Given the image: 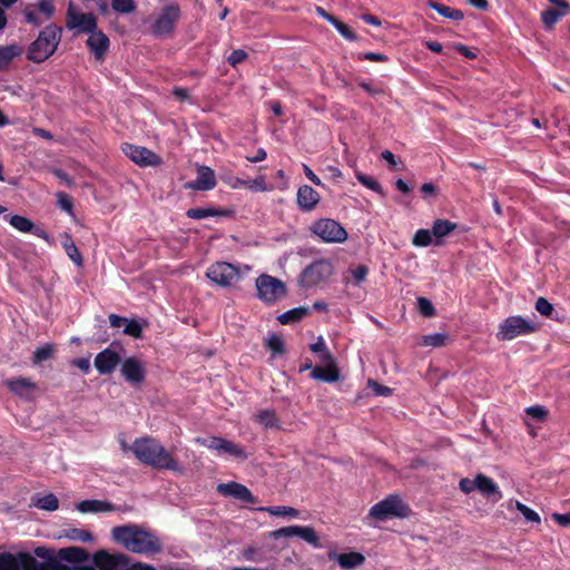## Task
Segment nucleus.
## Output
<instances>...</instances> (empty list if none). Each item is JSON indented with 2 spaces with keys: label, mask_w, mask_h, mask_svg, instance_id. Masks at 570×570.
Wrapping results in <instances>:
<instances>
[{
  "label": "nucleus",
  "mask_w": 570,
  "mask_h": 570,
  "mask_svg": "<svg viewBox=\"0 0 570 570\" xmlns=\"http://www.w3.org/2000/svg\"><path fill=\"white\" fill-rule=\"evenodd\" d=\"M130 451L139 462L153 469L183 473V468L173 453L155 438H137L130 445Z\"/></svg>",
  "instance_id": "f257e3e1"
},
{
  "label": "nucleus",
  "mask_w": 570,
  "mask_h": 570,
  "mask_svg": "<svg viewBox=\"0 0 570 570\" xmlns=\"http://www.w3.org/2000/svg\"><path fill=\"white\" fill-rule=\"evenodd\" d=\"M111 538L134 553H158L161 551L158 537L138 524L114 527Z\"/></svg>",
  "instance_id": "f03ea898"
},
{
  "label": "nucleus",
  "mask_w": 570,
  "mask_h": 570,
  "mask_svg": "<svg viewBox=\"0 0 570 570\" xmlns=\"http://www.w3.org/2000/svg\"><path fill=\"white\" fill-rule=\"evenodd\" d=\"M60 40V29L49 26L39 32L38 38L29 46L27 57L40 63L48 59L57 49Z\"/></svg>",
  "instance_id": "7ed1b4c3"
},
{
  "label": "nucleus",
  "mask_w": 570,
  "mask_h": 570,
  "mask_svg": "<svg viewBox=\"0 0 570 570\" xmlns=\"http://www.w3.org/2000/svg\"><path fill=\"white\" fill-rule=\"evenodd\" d=\"M409 505L397 494H390L385 499L375 503L368 512V517L377 521H386L389 519H403L410 514Z\"/></svg>",
  "instance_id": "20e7f679"
},
{
  "label": "nucleus",
  "mask_w": 570,
  "mask_h": 570,
  "mask_svg": "<svg viewBox=\"0 0 570 570\" xmlns=\"http://www.w3.org/2000/svg\"><path fill=\"white\" fill-rule=\"evenodd\" d=\"M257 298L266 305H273L287 295L285 283L272 275L261 274L255 281Z\"/></svg>",
  "instance_id": "39448f33"
},
{
  "label": "nucleus",
  "mask_w": 570,
  "mask_h": 570,
  "mask_svg": "<svg viewBox=\"0 0 570 570\" xmlns=\"http://www.w3.org/2000/svg\"><path fill=\"white\" fill-rule=\"evenodd\" d=\"M537 330L535 323L520 315H513L504 318L495 334L499 341H511L518 336L529 335Z\"/></svg>",
  "instance_id": "423d86ee"
},
{
  "label": "nucleus",
  "mask_w": 570,
  "mask_h": 570,
  "mask_svg": "<svg viewBox=\"0 0 570 570\" xmlns=\"http://www.w3.org/2000/svg\"><path fill=\"white\" fill-rule=\"evenodd\" d=\"M206 277L223 288H229L242 278L239 268L227 262H216L208 266Z\"/></svg>",
  "instance_id": "0eeeda50"
},
{
  "label": "nucleus",
  "mask_w": 570,
  "mask_h": 570,
  "mask_svg": "<svg viewBox=\"0 0 570 570\" xmlns=\"http://www.w3.org/2000/svg\"><path fill=\"white\" fill-rule=\"evenodd\" d=\"M311 230L325 243H343L347 239L345 228L331 218H321L314 222Z\"/></svg>",
  "instance_id": "6e6552de"
},
{
  "label": "nucleus",
  "mask_w": 570,
  "mask_h": 570,
  "mask_svg": "<svg viewBox=\"0 0 570 570\" xmlns=\"http://www.w3.org/2000/svg\"><path fill=\"white\" fill-rule=\"evenodd\" d=\"M332 264L326 259H318L307 265L299 275V285L313 287L331 276Z\"/></svg>",
  "instance_id": "1a4fd4ad"
},
{
  "label": "nucleus",
  "mask_w": 570,
  "mask_h": 570,
  "mask_svg": "<svg viewBox=\"0 0 570 570\" xmlns=\"http://www.w3.org/2000/svg\"><path fill=\"white\" fill-rule=\"evenodd\" d=\"M180 18L178 6L169 4L163 8L159 16L151 24L153 33L157 37H166L173 33L177 21Z\"/></svg>",
  "instance_id": "9d476101"
},
{
  "label": "nucleus",
  "mask_w": 570,
  "mask_h": 570,
  "mask_svg": "<svg viewBox=\"0 0 570 570\" xmlns=\"http://www.w3.org/2000/svg\"><path fill=\"white\" fill-rule=\"evenodd\" d=\"M120 350H122V346L117 342H112L107 348L96 355L94 364L99 374L108 375L116 370L121 361L118 352Z\"/></svg>",
  "instance_id": "9b49d317"
},
{
  "label": "nucleus",
  "mask_w": 570,
  "mask_h": 570,
  "mask_svg": "<svg viewBox=\"0 0 570 570\" xmlns=\"http://www.w3.org/2000/svg\"><path fill=\"white\" fill-rule=\"evenodd\" d=\"M67 28L78 33H91L97 29V18L94 13H81L72 10L70 4L67 12Z\"/></svg>",
  "instance_id": "f8f14e48"
},
{
  "label": "nucleus",
  "mask_w": 570,
  "mask_h": 570,
  "mask_svg": "<svg viewBox=\"0 0 570 570\" xmlns=\"http://www.w3.org/2000/svg\"><path fill=\"white\" fill-rule=\"evenodd\" d=\"M92 562L100 570H129L128 558L124 553L110 554L100 550L94 554Z\"/></svg>",
  "instance_id": "ddd939ff"
},
{
  "label": "nucleus",
  "mask_w": 570,
  "mask_h": 570,
  "mask_svg": "<svg viewBox=\"0 0 570 570\" xmlns=\"http://www.w3.org/2000/svg\"><path fill=\"white\" fill-rule=\"evenodd\" d=\"M124 379L134 385L141 384L146 379V365L136 356L127 357L120 367Z\"/></svg>",
  "instance_id": "4468645a"
},
{
  "label": "nucleus",
  "mask_w": 570,
  "mask_h": 570,
  "mask_svg": "<svg viewBox=\"0 0 570 570\" xmlns=\"http://www.w3.org/2000/svg\"><path fill=\"white\" fill-rule=\"evenodd\" d=\"M121 149L129 159L140 166H155L160 163V158L146 147L125 142Z\"/></svg>",
  "instance_id": "2eb2a0df"
},
{
  "label": "nucleus",
  "mask_w": 570,
  "mask_h": 570,
  "mask_svg": "<svg viewBox=\"0 0 570 570\" xmlns=\"http://www.w3.org/2000/svg\"><path fill=\"white\" fill-rule=\"evenodd\" d=\"M217 491L220 495L226 498H234L243 503H256L258 499L252 491L244 484L229 481L227 483H219Z\"/></svg>",
  "instance_id": "dca6fc26"
},
{
  "label": "nucleus",
  "mask_w": 570,
  "mask_h": 570,
  "mask_svg": "<svg viewBox=\"0 0 570 570\" xmlns=\"http://www.w3.org/2000/svg\"><path fill=\"white\" fill-rule=\"evenodd\" d=\"M204 444L209 450L216 451L218 454H226V455L238 458V459L247 458L244 449L239 444L234 443L224 438L212 436V438L205 440Z\"/></svg>",
  "instance_id": "f3484780"
},
{
  "label": "nucleus",
  "mask_w": 570,
  "mask_h": 570,
  "mask_svg": "<svg viewBox=\"0 0 570 570\" xmlns=\"http://www.w3.org/2000/svg\"><path fill=\"white\" fill-rule=\"evenodd\" d=\"M6 386L17 396L31 401L33 393L37 390V384L30 379L18 376L9 379L4 382Z\"/></svg>",
  "instance_id": "a211bd4d"
},
{
  "label": "nucleus",
  "mask_w": 570,
  "mask_h": 570,
  "mask_svg": "<svg viewBox=\"0 0 570 570\" xmlns=\"http://www.w3.org/2000/svg\"><path fill=\"white\" fill-rule=\"evenodd\" d=\"M90 52L95 56L96 60H102L109 49L110 41L106 33L98 28L89 33L86 41Z\"/></svg>",
  "instance_id": "6ab92c4d"
},
{
  "label": "nucleus",
  "mask_w": 570,
  "mask_h": 570,
  "mask_svg": "<svg viewBox=\"0 0 570 570\" xmlns=\"http://www.w3.org/2000/svg\"><path fill=\"white\" fill-rule=\"evenodd\" d=\"M214 170L208 166L197 168V178L188 183V187L194 190H212L216 187Z\"/></svg>",
  "instance_id": "aec40b11"
},
{
  "label": "nucleus",
  "mask_w": 570,
  "mask_h": 570,
  "mask_svg": "<svg viewBox=\"0 0 570 570\" xmlns=\"http://www.w3.org/2000/svg\"><path fill=\"white\" fill-rule=\"evenodd\" d=\"M297 206L303 212H312L321 200V195L311 186L303 185L297 190Z\"/></svg>",
  "instance_id": "412c9836"
},
{
  "label": "nucleus",
  "mask_w": 570,
  "mask_h": 570,
  "mask_svg": "<svg viewBox=\"0 0 570 570\" xmlns=\"http://www.w3.org/2000/svg\"><path fill=\"white\" fill-rule=\"evenodd\" d=\"M476 487L478 490L488 499H491L493 502H498L502 499V492L499 489L498 484L489 476L484 474L476 475Z\"/></svg>",
  "instance_id": "4be33fe9"
},
{
  "label": "nucleus",
  "mask_w": 570,
  "mask_h": 570,
  "mask_svg": "<svg viewBox=\"0 0 570 570\" xmlns=\"http://www.w3.org/2000/svg\"><path fill=\"white\" fill-rule=\"evenodd\" d=\"M77 510L81 513H100L116 511L117 508L109 501L83 500L77 504Z\"/></svg>",
  "instance_id": "5701e85b"
},
{
  "label": "nucleus",
  "mask_w": 570,
  "mask_h": 570,
  "mask_svg": "<svg viewBox=\"0 0 570 570\" xmlns=\"http://www.w3.org/2000/svg\"><path fill=\"white\" fill-rule=\"evenodd\" d=\"M230 210L223 208H203V207H194L189 208L186 212V216L191 219H204L208 217H227L230 215Z\"/></svg>",
  "instance_id": "b1692460"
},
{
  "label": "nucleus",
  "mask_w": 570,
  "mask_h": 570,
  "mask_svg": "<svg viewBox=\"0 0 570 570\" xmlns=\"http://www.w3.org/2000/svg\"><path fill=\"white\" fill-rule=\"evenodd\" d=\"M311 377L316 381L333 383L340 379V372L334 364L327 367L315 366L312 368Z\"/></svg>",
  "instance_id": "393cba45"
},
{
  "label": "nucleus",
  "mask_w": 570,
  "mask_h": 570,
  "mask_svg": "<svg viewBox=\"0 0 570 570\" xmlns=\"http://www.w3.org/2000/svg\"><path fill=\"white\" fill-rule=\"evenodd\" d=\"M36 557L45 560V563L49 570H62L65 564L57 559L55 552L46 547H38L33 550Z\"/></svg>",
  "instance_id": "a878e982"
},
{
  "label": "nucleus",
  "mask_w": 570,
  "mask_h": 570,
  "mask_svg": "<svg viewBox=\"0 0 570 570\" xmlns=\"http://www.w3.org/2000/svg\"><path fill=\"white\" fill-rule=\"evenodd\" d=\"M336 561L342 569L351 570L364 563L365 557L360 552L341 553Z\"/></svg>",
  "instance_id": "bb28decb"
},
{
  "label": "nucleus",
  "mask_w": 570,
  "mask_h": 570,
  "mask_svg": "<svg viewBox=\"0 0 570 570\" xmlns=\"http://www.w3.org/2000/svg\"><path fill=\"white\" fill-rule=\"evenodd\" d=\"M309 313V308L305 306L294 307L292 309H288L281 315H278L277 321L283 324H293L297 323L301 320H303L305 316H307Z\"/></svg>",
  "instance_id": "cd10ccee"
},
{
  "label": "nucleus",
  "mask_w": 570,
  "mask_h": 570,
  "mask_svg": "<svg viewBox=\"0 0 570 570\" xmlns=\"http://www.w3.org/2000/svg\"><path fill=\"white\" fill-rule=\"evenodd\" d=\"M458 225L448 219H436L432 225V233L435 237V245L441 244V238L448 236L451 232H453Z\"/></svg>",
  "instance_id": "c85d7f7f"
},
{
  "label": "nucleus",
  "mask_w": 570,
  "mask_h": 570,
  "mask_svg": "<svg viewBox=\"0 0 570 570\" xmlns=\"http://www.w3.org/2000/svg\"><path fill=\"white\" fill-rule=\"evenodd\" d=\"M428 6L431 9L435 10L442 17L451 19L453 21H461L464 18V13L461 10L453 9L436 1H429Z\"/></svg>",
  "instance_id": "c756f323"
},
{
  "label": "nucleus",
  "mask_w": 570,
  "mask_h": 570,
  "mask_svg": "<svg viewBox=\"0 0 570 570\" xmlns=\"http://www.w3.org/2000/svg\"><path fill=\"white\" fill-rule=\"evenodd\" d=\"M62 246L65 248V252L67 256L77 265H82V256L76 246V244L72 240V237L68 233L62 234Z\"/></svg>",
  "instance_id": "7c9ffc66"
},
{
  "label": "nucleus",
  "mask_w": 570,
  "mask_h": 570,
  "mask_svg": "<svg viewBox=\"0 0 570 570\" xmlns=\"http://www.w3.org/2000/svg\"><path fill=\"white\" fill-rule=\"evenodd\" d=\"M32 505L45 511H56L59 508V500L53 493L43 497L32 498Z\"/></svg>",
  "instance_id": "2f4dec72"
},
{
  "label": "nucleus",
  "mask_w": 570,
  "mask_h": 570,
  "mask_svg": "<svg viewBox=\"0 0 570 570\" xmlns=\"http://www.w3.org/2000/svg\"><path fill=\"white\" fill-rule=\"evenodd\" d=\"M295 537L301 538L302 540L309 543L314 548L322 547V544L320 542V538H318L316 531L314 530V528H312V527L297 525V531H296Z\"/></svg>",
  "instance_id": "473e14b6"
},
{
  "label": "nucleus",
  "mask_w": 570,
  "mask_h": 570,
  "mask_svg": "<svg viewBox=\"0 0 570 570\" xmlns=\"http://www.w3.org/2000/svg\"><path fill=\"white\" fill-rule=\"evenodd\" d=\"M258 423L265 429H278L279 421L274 410H262L257 414Z\"/></svg>",
  "instance_id": "72a5a7b5"
},
{
  "label": "nucleus",
  "mask_w": 570,
  "mask_h": 570,
  "mask_svg": "<svg viewBox=\"0 0 570 570\" xmlns=\"http://www.w3.org/2000/svg\"><path fill=\"white\" fill-rule=\"evenodd\" d=\"M62 559L72 562H81L88 559V552L79 547H70L59 551Z\"/></svg>",
  "instance_id": "f704fd0d"
},
{
  "label": "nucleus",
  "mask_w": 570,
  "mask_h": 570,
  "mask_svg": "<svg viewBox=\"0 0 570 570\" xmlns=\"http://www.w3.org/2000/svg\"><path fill=\"white\" fill-rule=\"evenodd\" d=\"M53 353H55V344L52 343H46L45 345L38 347L33 353H32V363L38 365V364H41L42 362L51 358L53 356Z\"/></svg>",
  "instance_id": "c9c22d12"
},
{
  "label": "nucleus",
  "mask_w": 570,
  "mask_h": 570,
  "mask_svg": "<svg viewBox=\"0 0 570 570\" xmlns=\"http://www.w3.org/2000/svg\"><path fill=\"white\" fill-rule=\"evenodd\" d=\"M566 14V11H559L553 8H549L541 12V21L547 30H551L559 19Z\"/></svg>",
  "instance_id": "e433bc0d"
},
{
  "label": "nucleus",
  "mask_w": 570,
  "mask_h": 570,
  "mask_svg": "<svg viewBox=\"0 0 570 570\" xmlns=\"http://www.w3.org/2000/svg\"><path fill=\"white\" fill-rule=\"evenodd\" d=\"M259 511H266L272 515L277 517H292L297 518L299 512L295 508L286 507V505H276V507H266V508H258Z\"/></svg>",
  "instance_id": "4c0bfd02"
},
{
  "label": "nucleus",
  "mask_w": 570,
  "mask_h": 570,
  "mask_svg": "<svg viewBox=\"0 0 570 570\" xmlns=\"http://www.w3.org/2000/svg\"><path fill=\"white\" fill-rule=\"evenodd\" d=\"M356 179L366 188L380 194L382 197L385 196L381 184L371 176H367L361 171H356Z\"/></svg>",
  "instance_id": "58836bf2"
},
{
  "label": "nucleus",
  "mask_w": 570,
  "mask_h": 570,
  "mask_svg": "<svg viewBox=\"0 0 570 570\" xmlns=\"http://www.w3.org/2000/svg\"><path fill=\"white\" fill-rule=\"evenodd\" d=\"M448 335L445 333H432L422 336L421 345L441 347L445 345Z\"/></svg>",
  "instance_id": "ea45409f"
},
{
  "label": "nucleus",
  "mask_w": 570,
  "mask_h": 570,
  "mask_svg": "<svg viewBox=\"0 0 570 570\" xmlns=\"http://www.w3.org/2000/svg\"><path fill=\"white\" fill-rule=\"evenodd\" d=\"M65 537L72 540V541H79V542H92L94 535L85 530V529H78L72 528L65 531Z\"/></svg>",
  "instance_id": "a19ab883"
},
{
  "label": "nucleus",
  "mask_w": 570,
  "mask_h": 570,
  "mask_svg": "<svg viewBox=\"0 0 570 570\" xmlns=\"http://www.w3.org/2000/svg\"><path fill=\"white\" fill-rule=\"evenodd\" d=\"M9 223L13 228L22 233H29L33 228V222L20 215L10 216Z\"/></svg>",
  "instance_id": "79ce46f5"
},
{
  "label": "nucleus",
  "mask_w": 570,
  "mask_h": 570,
  "mask_svg": "<svg viewBox=\"0 0 570 570\" xmlns=\"http://www.w3.org/2000/svg\"><path fill=\"white\" fill-rule=\"evenodd\" d=\"M432 229H417L414 234L412 244L416 247H428L432 244Z\"/></svg>",
  "instance_id": "37998d69"
},
{
  "label": "nucleus",
  "mask_w": 570,
  "mask_h": 570,
  "mask_svg": "<svg viewBox=\"0 0 570 570\" xmlns=\"http://www.w3.org/2000/svg\"><path fill=\"white\" fill-rule=\"evenodd\" d=\"M19 53L20 49L17 46L0 47V68L6 67Z\"/></svg>",
  "instance_id": "c03bdc74"
},
{
  "label": "nucleus",
  "mask_w": 570,
  "mask_h": 570,
  "mask_svg": "<svg viewBox=\"0 0 570 570\" xmlns=\"http://www.w3.org/2000/svg\"><path fill=\"white\" fill-rule=\"evenodd\" d=\"M515 508L527 521L532 523L541 522L540 515L534 510L523 504L522 502L515 501Z\"/></svg>",
  "instance_id": "a18cd8bd"
},
{
  "label": "nucleus",
  "mask_w": 570,
  "mask_h": 570,
  "mask_svg": "<svg viewBox=\"0 0 570 570\" xmlns=\"http://www.w3.org/2000/svg\"><path fill=\"white\" fill-rule=\"evenodd\" d=\"M266 347L269 348L274 355H281L284 353V342L277 334H272L266 340Z\"/></svg>",
  "instance_id": "49530a36"
},
{
  "label": "nucleus",
  "mask_w": 570,
  "mask_h": 570,
  "mask_svg": "<svg viewBox=\"0 0 570 570\" xmlns=\"http://www.w3.org/2000/svg\"><path fill=\"white\" fill-rule=\"evenodd\" d=\"M122 332L131 337L140 338L142 336V326L138 321L127 318V323Z\"/></svg>",
  "instance_id": "de8ad7c7"
},
{
  "label": "nucleus",
  "mask_w": 570,
  "mask_h": 570,
  "mask_svg": "<svg viewBox=\"0 0 570 570\" xmlns=\"http://www.w3.org/2000/svg\"><path fill=\"white\" fill-rule=\"evenodd\" d=\"M112 9L120 13H131L136 9L134 0H111Z\"/></svg>",
  "instance_id": "09e8293b"
},
{
  "label": "nucleus",
  "mask_w": 570,
  "mask_h": 570,
  "mask_svg": "<svg viewBox=\"0 0 570 570\" xmlns=\"http://www.w3.org/2000/svg\"><path fill=\"white\" fill-rule=\"evenodd\" d=\"M333 27L336 29V31L346 40L355 41L357 39L356 33L345 23L340 21L338 19L333 24Z\"/></svg>",
  "instance_id": "8fccbe9b"
},
{
  "label": "nucleus",
  "mask_w": 570,
  "mask_h": 570,
  "mask_svg": "<svg viewBox=\"0 0 570 570\" xmlns=\"http://www.w3.org/2000/svg\"><path fill=\"white\" fill-rule=\"evenodd\" d=\"M417 307H419L421 314L426 317H432L435 315V308H434L432 302L426 297L417 298Z\"/></svg>",
  "instance_id": "3c124183"
},
{
  "label": "nucleus",
  "mask_w": 570,
  "mask_h": 570,
  "mask_svg": "<svg viewBox=\"0 0 570 570\" xmlns=\"http://www.w3.org/2000/svg\"><path fill=\"white\" fill-rule=\"evenodd\" d=\"M56 196H57L58 206L66 213L72 215L73 204H72L71 198L63 191H58Z\"/></svg>",
  "instance_id": "603ef678"
},
{
  "label": "nucleus",
  "mask_w": 570,
  "mask_h": 570,
  "mask_svg": "<svg viewBox=\"0 0 570 570\" xmlns=\"http://www.w3.org/2000/svg\"><path fill=\"white\" fill-rule=\"evenodd\" d=\"M527 414L537 420V421H543L548 416V410L542 405H533L525 409Z\"/></svg>",
  "instance_id": "864d4df0"
},
{
  "label": "nucleus",
  "mask_w": 570,
  "mask_h": 570,
  "mask_svg": "<svg viewBox=\"0 0 570 570\" xmlns=\"http://www.w3.org/2000/svg\"><path fill=\"white\" fill-rule=\"evenodd\" d=\"M367 385L376 396H389L393 392L391 387L382 385L374 380H368Z\"/></svg>",
  "instance_id": "5fc2aeb1"
},
{
  "label": "nucleus",
  "mask_w": 570,
  "mask_h": 570,
  "mask_svg": "<svg viewBox=\"0 0 570 570\" xmlns=\"http://www.w3.org/2000/svg\"><path fill=\"white\" fill-rule=\"evenodd\" d=\"M297 531V525H289L279 528L273 532H271V537L275 540L279 538H294Z\"/></svg>",
  "instance_id": "6e6d98bb"
},
{
  "label": "nucleus",
  "mask_w": 570,
  "mask_h": 570,
  "mask_svg": "<svg viewBox=\"0 0 570 570\" xmlns=\"http://www.w3.org/2000/svg\"><path fill=\"white\" fill-rule=\"evenodd\" d=\"M17 560L13 554L6 552L0 554V570H16Z\"/></svg>",
  "instance_id": "4d7b16f0"
},
{
  "label": "nucleus",
  "mask_w": 570,
  "mask_h": 570,
  "mask_svg": "<svg viewBox=\"0 0 570 570\" xmlns=\"http://www.w3.org/2000/svg\"><path fill=\"white\" fill-rule=\"evenodd\" d=\"M535 309L543 316H551L553 305L544 297H539L535 302Z\"/></svg>",
  "instance_id": "13d9d810"
},
{
  "label": "nucleus",
  "mask_w": 570,
  "mask_h": 570,
  "mask_svg": "<svg viewBox=\"0 0 570 570\" xmlns=\"http://www.w3.org/2000/svg\"><path fill=\"white\" fill-rule=\"evenodd\" d=\"M247 56V52L243 49H235L228 56L227 61L232 67H236L238 63L246 60Z\"/></svg>",
  "instance_id": "bf43d9fd"
},
{
  "label": "nucleus",
  "mask_w": 570,
  "mask_h": 570,
  "mask_svg": "<svg viewBox=\"0 0 570 570\" xmlns=\"http://www.w3.org/2000/svg\"><path fill=\"white\" fill-rule=\"evenodd\" d=\"M356 285H360L366 279L368 268L366 265H358L357 267L350 271Z\"/></svg>",
  "instance_id": "052dcab7"
},
{
  "label": "nucleus",
  "mask_w": 570,
  "mask_h": 570,
  "mask_svg": "<svg viewBox=\"0 0 570 570\" xmlns=\"http://www.w3.org/2000/svg\"><path fill=\"white\" fill-rule=\"evenodd\" d=\"M459 487L462 492L471 493L472 491L478 490L476 478L474 480L468 478L461 479Z\"/></svg>",
  "instance_id": "680f3d73"
},
{
  "label": "nucleus",
  "mask_w": 570,
  "mask_h": 570,
  "mask_svg": "<svg viewBox=\"0 0 570 570\" xmlns=\"http://www.w3.org/2000/svg\"><path fill=\"white\" fill-rule=\"evenodd\" d=\"M360 59L375 62H385L389 60V57L380 52H365L362 56H360Z\"/></svg>",
  "instance_id": "e2e57ef3"
},
{
  "label": "nucleus",
  "mask_w": 570,
  "mask_h": 570,
  "mask_svg": "<svg viewBox=\"0 0 570 570\" xmlns=\"http://www.w3.org/2000/svg\"><path fill=\"white\" fill-rule=\"evenodd\" d=\"M454 48L459 53H461L465 58H469V59L476 58V53L470 47H468L463 43H456Z\"/></svg>",
  "instance_id": "0e129e2a"
},
{
  "label": "nucleus",
  "mask_w": 570,
  "mask_h": 570,
  "mask_svg": "<svg viewBox=\"0 0 570 570\" xmlns=\"http://www.w3.org/2000/svg\"><path fill=\"white\" fill-rule=\"evenodd\" d=\"M109 323H110V326L114 328H120L122 326L125 327V325L127 323V317L119 316L117 314H110Z\"/></svg>",
  "instance_id": "69168bd1"
},
{
  "label": "nucleus",
  "mask_w": 570,
  "mask_h": 570,
  "mask_svg": "<svg viewBox=\"0 0 570 570\" xmlns=\"http://www.w3.org/2000/svg\"><path fill=\"white\" fill-rule=\"evenodd\" d=\"M421 193L424 198L434 197L436 195V186L433 183H424L421 186Z\"/></svg>",
  "instance_id": "338daca9"
},
{
  "label": "nucleus",
  "mask_w": 570,
  "mask_h": 570,
  "mask_svg": "<svg viewBox=\"0 0 570 570\" xmlns=\"http://www.w3.org/2000/svg\"><path fill=\"white\" fill-rule=\"evenodd\" d=\"M39 10L40 12L45 13L47 17L52 16L55 11V7L51 2V0H41L39 2Z\"/></svg>",
  "instance_id": "774afa93"
}]
</instances>
